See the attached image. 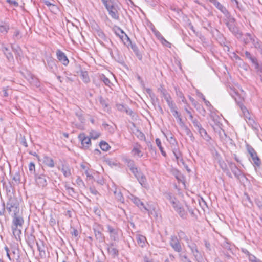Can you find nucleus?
Here are the masks:
<instances>
[{
	"mask_svg": "<svg viewBox=\"0 0 262 262\" xmlns=\"http://www.w3.org/2000/svg\"><path fill=\"white\" fill-rule=\"evenodd\" d=\"M13 217L11 229L13 235L17 241H20V235L21 234V230L23 225L24 223V220L22 216L19 214L15 215H12Z\"/></svg>",
	"mask_w": 262,
	"mask_h": 262,
	"instance_id": "1",
	"label": "nucleus"
},
{
	"mask_svg": "<svg viewBox=\"0 0 262 262\" xmlns=\"http://www.w3.org/2000/svg\"><path fill=\"white\" fill-rule=\"evenodd\" d=\"M169 204L172 205L175 211H176L179 214L182 218L186 217V213L184 208L181 206L179 200H178L174 195L172 193H169L166 196Z\"/></svg>",
	"mask_w": 262,
	"mask_h": 262,
	"instance_id": "2",
	"label": "nucleus"
},
{
	"mask_svg": "<svg viewBox=\"0 0 262 262\" xmlns=\"http://www.w3.org/2000/svg\"><path fill=\"white\" fill-rule=\"evenodd\" d=\"M6 208L11 215L19 214V204L15 197L9 196L6 203Z\"/></svg>",
	"mask_w": 262,
	"mask_h": 262,
	"instance_id": "3",
	"label": "nucleus"
},
{
	"mask_svg": "<svg viewBox=\"0 0 262 262\" xmlns=\"http://www.w3.org/2000/svg\"><path fill=\"white\" fill-rule=\"evenodd\" d=\"M225 17L226 25L229 30L237 37H240L242 36V34L238 27L236 26L235 19L231 16L230 13L225 16Z\"/></svg>",
	"mask_w": 262,
	"mask_h": 262,
	"instance_id": "4",
	"label": "nucleus"
},
{
	"mask_svg": "<svg viewBox=\"0 0 262 262\" xmlns=\"http://www.w3.org/2000/svg\"><path fill=\"white\" fill-rule=\"evenodd\" d=\"M165 99H166V102L168 107L170 110V112L172 114L173 116L176 118L177 121L182 118L180 114L178 111L177 107L174 102L172 100L171 97L167 94H165Z\"/></svg>",
	"mask_w": 262,
	"mask_h": 262,
	"instance_id": "5",
	"label": "nucleus"
},
{
	"mask_svg": "<svg viewBox=\"0 0 262 262\" xmlns=\"http://www.w3.org/2000/svg\"><path fill=\"white\" fill-rule=\"evenodd\" d=\"M234 94H232V97L234 98L235 99V101L236 102V103L238 104V106H239L242 113L243 115L244 116V118L246 121H247V120L250 119L252 118L251 115L250 114L248 110L247 109V108L243 104L242 102V100L239 98V100H238L237 97H238V94L236 93V92H234Z\"/></svg>",
	"mask_w": 262,
	"mask_h": 262,
	"instance_id": "6",
	"label": "nucleus"
},
{
	"mask_svg": "<svg viewBox=\"0 0 262 262\" xmlns=\"http://www.w3.org/2000/svg\"><path fill=\"white\" fill-rule=\"evenodd\" d=\"M234 94H232V97L234 98L235 99V101L236 102V103L238 104V106H239L242 113L243 115L244 116V118L246 121H247V120L250 119L252 118L251 115L250 114L248 110L247 109V108L243 104L242 102V100L239 98V100H238L237 97H238V94L236 93V92H234Z\"/></svg>",
	"mask_w": 262,
	"mask_h": 262,
	"instance_id": "7",
	"label": "nucleus"
},
{
	"mask_svg": "<svg viewBox=\"0 0 262 262\" xmlns=\"http://www.w3.org/2000/svg\"><path fill=\"white\" fill-rule=\"evenodd\" d=\"M246 149L253 161V164L257 167H259L261 164V161L255 149L248 144L246 145Z\"/></svg>",
	"mask_w": 262,
	"mask_h": 262,
	"instance_id": "8",
	"label": "nucleus"
},
{
	"mask_svg": "<svg viewBox=\"0 0 262 262\" xmlns=\"http://www.w3.org/2000/svg\"><path fill=\"white\" fill-rule=\"evenodd\" d=\"M93 230L96 239L100 243L103 242L104 239V236L102 233L103 226L100 224H96L93 227Z\"/></svg>",
	"mask_w": 262,
	"mask_h": 262,
	"instance_id": "9",
	"label": "nucleus"
},
{
	"mask_svg": "<svg viewBox=\"0 0 262 262\" xmlns=\"http://www.w3.org/2000/svg\"><path fill=\"white\" fill-rule=\"evenodd\" d=\"M35 180L36 184L39 187L44 188L47 186L48 183L46 176L43 174H36L35 177Z\"/></svg>",
	"mask_w": 262,
	"mask_h": 262,
	"instance_id": "10",
	"label": "nucleus"
},
{
	"mask_svg": "<svg viewBox=\"0 0 262 262\" xmlns=\"http://www.w3.org/2000/svg\"><path fill=\"white\" fill-rule=\"evenodd\" d=\"M125 39L126 40V45L128 46L130 45L131 49L133 50L135 54L136 55L137 57L139 60H141L142 58V56L141 54L140 53L138 47L136 46V44L133 43L130 40L129 38L128 37L127 35H125Z\"/></svg>",
	"mask_w": 262,
	"mask_h": 262,
	"instance_id": "11",
	"label": "nucleus"
},
{
	"mask_svg": "<svg viewBox=\"0 0 262 262\" xmlns=\"http://www.w3.org/2000/svg\"><path fill=\"white\" fill-rule=\"evenodd\" d=\"M170 244L175 251L180 252L182 251V247L180 242L176 236H172L171 237Z\"/></svg>",
	"mask_w": 262,
	"mask_h": 262,
	"instance_id": "12",
	"label": "nucleus"
},
{
	"mask_svg": "<svg viewBox=\"0 0 262 262\" xmlns=\"http://www.w3.org/2000/svg\"><path fill=\"white\" fill-rule=\"evenodd\" d=\"M78 139L81 141L82 145L86 148H89L91 144V138L86 136L83 133L79 135Z\"/></svg>",
	"mask_w": 262,
	"mask_h": 262,
	"instance_id": "13",
	"label": "nucleus"
},
{
	"mask_svg": "<svg viewBox=\"0 0 262 262\" xmlns=\"http://www.w3.org/2000/svg\"><path fill=\"white\" fill-rule=\"evenodd\" d=\"M56 56L58 60L64 66H67L69 62L67 56L62 51L58 49L56 51Z\"/></svg>",
	"mask_w": 262,
	"mask_h": 262,
	"instance_id": "14",
	"label": "nucleus"
},
{
	"mask_svg": "<svg viewBox=\"0 0 262 262\" xmlns=\"http://www.w3.org/2000/svg\"><path fill=\"white\" fill-rule=\"evenodd\" d=\"M187 245L191 249V251L193 253V256L196 259H198L201 257V254L200 252L199 251L197 248V246L195 243L190 242Z\"/></svg>",
	"mask_w": 262,
	"mask_h": 262,
	"instance_id": "15",
	"label": "nucleus"
},
{
	"mask_svg": "<svg viewBox=\"0 0 262 262\" xmlns=\"http://www.w3.org/2000/svg\"><path fill=\"white\" fill-rule=\"evenodd\" d=\"M229 165L234 176L237 179H239V177L242 174L241 171L237 168L236 165L232 162H230Z\"/></svg>",
	"mask_w": 262,
	"mask_h": 262,
	"instance_id": "16",
	"label": "nucleus"
},
{
	"mask_svg": "<svg viewBox=\"0 0 262 262\" xmlns=\"http://www.w3.org/2000/svg\"><path fill=\"white\" fill-rule=\"evenodd\" d=\"M212 4L224 14L225 16L230 13L227 9L217 0H215Z\"/></svg>",
	"mask_w": 262,
	"mask_h": 262,
	"instance_id": "17",
	"label": "nucleus"
},
{
	"mask_svg": "<svg viewBox=\"0 0 262 262\" xmlns=\"http://www.w3.org/2000/svg\"><path fill=\"white\" fill-rule=\"evenodd\" d=\"M33 233L34 231L33 230L30 234H27L26 242L28 244L29 246L31 248H33V245L36 240L35 237Z\"/></svg>",
	"mask_w": 262,
	"mask_h": 262,
	"instance_id": "18",
	"label": "nucleus"
},
{
	"mask_svg": "<svg viewBox=\"0 0 262 262\" xmlns=\"http://www.w3.org/2000/svg\"><path fill=\"white\" fill-rule=\"evenodd\" d=\"M94 33L96 36L99 38L100 39L102 40H105L106 39V37L103 31L98 27L94 28Z\"/></svg>",
	"mask_w": 262,
	"mask_h": 262,
	"instance_id": "19",
	"label": "nucleus"
},
{
	"mask_svg": "<svg viewBox=\"0 0 262 262\" xmlns=\"http://www.w3.org/2000/svg\"><path fill=\"white\" fill-rule=\"evenodd\" d=\"M101 1L108 13L115 8L113 0H101Z\"/></svg>",
	"mask_w": 262,
	"mask_h": 262,
	"instance_id": "20",
	"label": "nucleus"
},
{
	"mask_svg": "<svg viewBox=\"0 0 262 262\" xmlns=\"http://www.w3.org/2000/svg\"><path fill=\"white\" fill-rule=\"evenodd\" d=\"M249 60L254 66V68L256 70V72H257V74H258L259 73H262V66H260L258 64L256 58L252 56L249 59Z\"/></svg>",
	"mask_w": 262,
	"mask_h": 262,
	"instance_id": "21",
	"label": "nucleus"
},
{
	"mask_svg": "<svg viewBox=\"0 0 262 262\" xmlns=\"http://www.w3.org/2000/svg\"><path fill=\"white\" fill-rule=\"evenodd\" d=\"M249 60L254 66V68L256 70V72H257V74H258L259 73H262V66H260L258 64L256 58L252 56L249 59Z\"/></svg>",
	"mask_w": 262,
	"mask_h": 262,
	"instance_id": "22",
	"label": "nucleus"
},
{
	"mask_svg": "<svg viewBox=\"0 0 262 262\" xmlns=\"http://www.w3.org/2000/svg\"><path fill=\"white\" fill-rule=\"evenodd\" d=\"M249 60L254 66V68L256 70V72H257V74H258L259 73H262V66H260L258 64L256 58L252 56L249 59Z\"/></svg>",
	"mask_w": 262,
	"mask_h": 262,
	"instance_id": "23",
	"label": "nucleus"
},
{
	"mask_svg": "<svg viewBox=\"0 0 262 262\" xmlns=\"http://www.w3.org/2000/svg\"><path fill=\"white\" fill-rule=\"evenodd\" d=\"M41 244L37 242H36V245L37 249L39 252V255L41 257H43L46 256L45 247L44 246L43 242L40 241Z\"/></svg>",
	"mask_w": 262,
	"mask_h": 262,
	"instance_id": "24",
	"label": "nucleus"
},
{
	"mask_svg": "<svg viewBox=\"0 0 262 262\" xmlns=\"http://www.w3.org/2000/svg\"><path fill=\"white\" fill-rule=\"evenodd\" d=\"M47 66L52 72H54L55 70L57 68L55 61L52 58H49L47 60Z\"/></svg>",
	"mask_w": 262,
	"mask_h": 262,
	"instance_id": "25",
	"label": "nucleus"
},
{
	"mask_svg": "<svg viewBox=\"0 0 262 262\" xmlns=\"http://www.w3.org/2000/svg\"><path fill=\"white\" fill-rule=\"evenodd\" d=\"M137 242L138 245L142 248L145 246L147 242L146 237L142 235L137 234L136 235Z\"/></svg>",
	"mask_w": 262,
	"mask_h": 262,
	"instance_id": "26",
	"label": "nucleus"
},
{
	"mask_svg": "<svg viewBox=\"0 0 262 262\" xmlns=\"http://www.w3.org/2000/svg\"><path fill=\"white\" fill-rule=\"evenodd\" d=\"M177 122L178 123L179 125H180V126L183 129L185 132H186V134L189 136H191L192 134L191 132V130L188 128V127L185 124L184 122L182 120V119L181 118L179 120H178V121H177Z\"/></svg>",
	"mask_w": 262,
	"mask_h": 262,
	"instance_id": "27",
	"label": "nucleus"
},
{
	"mask_svg": "<svg viewBox=\"0 0 262 262\" xmlns=\"http://www.w3.org/2000/svg\"><path fill=\"white\" fill-rule=\"evenodd\" d=\"M107 251L108 253L114 257L118 256V250L114 247L113 243L108 245L107 247Z\"/></svg>",
	"mask_w": 262,
	"mask_h": 262,
	"instance_id": "28",
	"label": "nucleus"
},
{
	"mask_svg": "<svg viewBox=\"0 0 262 262\" xmlns=\"http://www.w3.org/2000/svg\"><path fill=\"white\" fill-rule=\"evenodd\" d=\"M107 231L110 234L111 238L114 241L116 240L118 235L117 231L109 225L107 226Z\"/></svg>",
	"mask_w": 262,
	"mask_h": 262,
	"instance_id": "29",
	"label": "nucleus"
},
{
	"mask_svg": "<svg viewBox=\"0 0 262 262\" xmlns=\"http://www.w3.org/2000/svg\"><path fill=\"white\" fill-rule=\"evenodd\" d=\"M132 202L136 204L138 207L142 208H143L145 210H147V209L144 206L143 203L137 197L132 196L130 199Z\"/></svg>",
	"mask_w": 262,
	"mask_h": 262,
	"instance_id": "30",
	"label": "nucleus"
},
{
	"mask_svg": "<svg viewBox=\"0 0 262 262\" xmlns=\"http://www.w3.org/2000/svg\"><path fill=\"white\" fill-rule=\"evenodd\" d=\"M171 144L174 146V148H173V152L176 157V158L178 159L180 157V154L179 151L177 150V149L176 148V140L175 139H174L173 137H170V139L169 140L167 139Z\"/></svg>",
	"mask_w": 262,
	"mask_h": 262,
	"instance_id": "31",
	"label": "nucleus"
},
{
	"mask_svg": "<svg viewBox=\"0 0 262 262\" xmlns=\"http://www.w3.org/2000/svg\"><path fill=\"white\" fill-rule=\"evenodd\" d=\"M141 146L139 144H137L135 146L133 149L132 150V152L135 156H138L139 157H141L143 156V154L140 150Z\"/></svg>",
	"mask_w": 262,
	"mask_h": 262,
	"instance_id": "32",
	"label": "nucleus"
},
{
	"mask_svg": "<svg viewBox=\"0 0 262 262\" xmlns=\"http://www.w3.org/2000/svg\"><path fill=\"white\" fill-rule=\"evenodd\" d=\"M170 172L179 181L182 182L184 181V177L178 170L172 168L171 169Z\"/></svg>",
	"mask_w": 262,
	"mask_h": 262,
	"instance_id": "33",
	"label": "nucleus"
},
{
	"mask_svg": "<svg viewBox=\"0 0 262 262\" xmlns=\"http://www.w3.org/2000/svg\"><path fill=\"white\" fill-rule=\"evenodd\" d=\"M115 33L124 42V44H126V40L125 39V35L126 34L120 28H117V30L115 31Z\"/></svg>",
	"mask_w": 262,
	"mask_h": 262,
	"instance_id": "34",
	"label": "nucleus"
},
{
	"mask_svg": "<svg viewBox=\"0 0 262 262\" xmlns=\"http://www.w3.org/2000/svg\"><path fill=\"white\" fill-rule=\"evenodd\" d=\"M178 236L180 240H184L187 245L191 242L190 238L188 237L183 231H179L178 232Z\"/></svg>",
	"mask_w": 262,
	"mask_h": 262,
	"instance_id": "35",
	"label": "nucleus"
},
{
	"mask_svg": "<svg viewBox=\"0 0 262 262\" xmlns=\"http://www.w3.org/2000/svg\"><path fill=\"white\" fill-rule=\"evenodd\" d=\"M247 123L253 130H258L259 125L255 121L253 118L247 120Z\"/></svg>",
	"mask_w": 262,
	"mask_h": 262,
	"instance_id": "36",
	"label": "nucleus"
},
{
	"mask_svg": "<svg viewBox=\"0 0 262 262\" xmlns=\"http://www.w3.org/2000/svg\"><path fill=\"white\" fill-rule=\"evenodd\" d=\"M201 136L206 141H209L211 139L210 137L207 134V132L202 127L198 130Z\"/></svg>",
	"mask_w": 262,
	"mask_h": 262,
	"instance_id": "37",
	"label": "nucleus"
},
{
	"mask_svg": "<svg viewBox=\"0 0 262 262\" xmlns=\"http://www.w3.org/2000/svg\"><path fill=\"white\" fill-rule=\"evenodd\" d=\"M43 163L50 167H54V160L52 158L49 157H47V156H46L44 158V159H43Z\"/></svg>",
	"mask_w": 262,
	"mask_h": 262,
	"instance_id": "38",
	"label": "nucleus"
},
{
	"mask_svg": "<svg viewBox=\"0 0 262 262\" xmlns=\"http://www.w3.org/2000/svg\"><path fill=\"white\" fill-rule=\"evenodd\" d=\"M28 168H29V173H30V176H33L34 177H35L36 174H37L36 173L35 166V164L34 162H30L29 164Z\"/></svg>",
	"mask_w": 262,
	"mask_h": 262,
	"instance_id": "39",
	"label": "nucleus"
},
{
	"mask_svg": "<svg viewBox=\"0 0 262 262\" xmlns=\"http://www.w3.org/2000/svg\"><path fill=\"white\" fill-rule=\"evenodd\" d=\"M115 198L118 201L123 203L124 202V199L122 195V194L119 190H116L114 192Z\"/></svg>",
	"mask_w": 262,
	"mask_h": 262,
	"instance_id": "40",
	"label": "nucleus"
},
{
	"mask_svg": "<svg viewBox=\"0 0 262 262\" xmlns=\"http://www.w3.org/2000/svg\"><path fill=\"white\" fill-rule=\"evenodd\" d=\"M250 40L252 42L254 47L256 49H258L262 45L261 42L254 36L253 37L251 38Z\"/></svg>",
	"mask_w": 262,
	"mask_h": 262,
	"instance_id": "41",
	"label": "nucleus"
},
{
	"mask_svg": "<svg viewBox=\"0 0 262 262\" xmlns=\"http://www.w3.org/2000/svg\"><path fill=\"white\" fill-rule=\"evenodd\" d=\"M3 51L4 53V54H5L7 58L10 61V60L13 59V56L12 53L11 52H9V49H8V48L4 47L3 48Z\"/></svg>",
	"mask_w": 262,
	"mask_h": 262,
	"instance_id": "42",
	"label": "nucleus"
},
{
	"mask_svg": "<svg viewBox=\"0 0 262 262\" xmlns=\"http://www.w3.org/2000/svg\"><path fill=\"white\" fill-rule=\"evenodd\" d=\"M152 31L156 37L161 41L162 44H164V38L161 33L156 28H152Z\"/></svg>",
	"mask_w": 262,
	"mask_h": 262,
	"instance_id": "43",
	"label": "nucleus"
},
{
	"mask_svg": "<svg viewBox=\"0 0 262 262\" xmlns=\"http://www.w3.org/2000/svg\"><path fill=\"white\" fill-rule=\"evenodd\" d=\"M99 146H100L101 149L102 150L105 151L108 150V149L111 147L110 146L108 145V144L104 141H102L100 142Z\"/></svg>",
	"mask_w": 262,
	"mask_h": 262,
	"instance_id": "44",
	"label": "nucleus"
},
{
	"mask_svg": "<svg viewBox=\"0 0 262 262\" xmlns=\"http://www.w3.org/2000/svg\"><path fill=\"white\" fill-rule=\"evenodd\" d=\"M80 77L85 83H88L90 81L89 75L86 71H81L80 73Z\"/></svg>",
	"mask_w": 262,
	"mask_h": 262,
	"instance_id": "45",
	"label": "nucleus"
},
{
	"mask_svg": "<svg viewBox=\"0 0 262 262\" xmlns=\"http://www.w3.org/2000/svg\"><path fill=\"white\" fill-rule=\"evenodd\" d=\"M61 171L66 177H69L71 174L70 169L67 166H63Z\"/></svg>",
	"mask_w": 262,
	"mask_h": 262,
	"instance_id": "46",
	"label": "nucleus"
},
{
	"mask_svg": "<svg viewBox=\"0 0 262 262\" xmlns=\"http://www.w3.org/2000/svg\"><path fill=\"white\" fill-rule=\"evenodd\" d=\"M125 163L129 167L130 171L136 167L134 161L131 159H126L125 160Z\"/></svg>",
	"mask_w": 262,
	"mask_h": 262,
	"instance_id": "47",
	"label": "nucleus"
},
{
	"mask_svg": "<svg viewBox=\"0 0 262 262\" xmlns=\"http://www.w3.org/2000/svg\"><path fill=\"white\" fill-rule=\"evenodd\" d=\"M134 133L135 134V136H136L140 140H145L146 138L144 134L140 130L136 129V130L134 132Z\"/></svg>",
	"mask_w": 262,
	"mask_h": 262,
	"instance_id": "48",
	"label": "nucleus"
},
{
	"mask_svg": "<svg viewBox=\"0 0 262 262\" xmlns=\"http://www.w3.org/2000/svg\"><path fill=\"white\" fill-rule=\"evenodd\" d=\"M99 100L100 103L103 107L104 109H106L107 111H108V105L106 101L104 99H103V98L102 96H100L99 97Z\"/></svg>",
	"mask_w": 262,
	"mask_h": 262,
	"instance_id": "49",
	"label": "nucleus"
},
{
	"mask_svg": "<svg viewBox=\"0 0 262 262\" xmlns=\"http://www.w3.org/2000/svg\"><path fill=\"white\" fill-rule=\"evenodd\" d=\"M100 79L106 85L110 86V84L111 83L110 80L104 74H102L100 76Z\"/></svg>",
	"mask_w": 262,
	"mask_h": 262,
	"instance_id": "50",
	"label": "nucleus"
},
{
	"mask_svg": "<svg viewBox=\"0 0 262 262\" xmlns=\"http://www.w3.org/2000/svg\"><path fill=\"white\" fill-rule=\"evenodd\" d=\"M108 14L113 19L118 20L119 18L118 11L115 8L112 11H111V12H110Z\"/></svg>",
	"mask_w": 262,
	"mask_h": 262,
	"instance_id": "51",
	"label": "nucleus"
},
{
	"mask_svg": "<svg viewBox=\"0 0 262 262\" xmlns=\"http://www.w3.org/2000/svg\"><path fill=\"white\" fill-rule=\"evenodd\" d=\"M131 171L134 174L135 177L138 180H139V178H140V176H141L142 173L138 170V168L136 166L133 169V170H131Z\"/></svg>",
	"mask_w": 262,
	"mask_h": 262,
	"instance_id": "52",
	"label": "nucleus"
},
{
	"mask_svg": "<svg viewBox=\"0 0 262 262\" xmlns=\"http://www.w3.org/2000/svg\"><path fill=\"white\" fill-rule=\"evenodd\" d=\"M190 120H191L194 126L195 127L197 130L202 127V125L196 119H194V118H193L192 119Z\"/></svg>",
	"mask_w": 262,
	"mask_h": 262,
	"instance_id": "53",
	"label": "nucleus"
},
{
	"mask_svg": "<svg viewBox=\"0 0 262 262\" xmlns=\"http://www.w3.org/2000/svg\"><path fill=\"white\" fill-rule=\"evenodd\" d=\"M223 247L225 250H226L227 251L230 252V253H231L232 254H233V252L232 251V248L231 247V246L230 245V244H229L227 242H226L224 243Z\"/></svg>",
	"mask_w": 262,
	"mask_h": 262,
	"instance_id": "54",
	"label": "nucleus"
},
{
	"mask_svg": "<svg viewBox=\"0 0 262 262\" xmlns=\"http://www.w3.org/2000/svg\"><path fill=\"white\" fill-rule=\"evenodd\" d=\"M156 143L157 146L159 148L161 154L164 155V149L162 146L161 140L159 138L156 139Z\"/></svg>",
	"mask_w": 262,
	"mask_h": 262,
	"instance_id": "55",
	"label": "nucleus"
},
{
	"mask_svg": "<svg viewBox=\"0 0 262 262\" xmlns=\"http://www.w3.org/2000/svg\"><path fill=\"white\" fill-rule=\"evenodd\" d=\"M9 29V27L7 25H0V31L2 33H7Z\"/></svg>",
	"mask_w": 262,
	"mask_h": 262,
	"instance_id": "56",
	"label": "nucleus"
},
{
	"mask_svg": "<svg viewBox=\"0 0 262 262\" xmlns=\"http://www.w3.org/2000/svg\"><path fill=\"white\" fill-rule=\"evenodd\" d=\"M100 135V134L98 132H95V131H92L90 133V136L91 138L94 139H97Z\"/></svg>",
	"mask_w": 262,
	"mask_h": 262,
	"instance_id": "57",
	"label": "nucleus"
},
{
	"mask_svg": "<svg viewBox=\"0 0 262 262\" xmlns=\"http://www.w3.org/2000/svg\"><path fill=\"white\" fill-rule=\"evenodd\" d=\"M21 36L20 34V31L16 30L13 34V38L14 40H18L21 38Z\"/></svg>",
	"mask_w": 262,
	"mask_h": 262,
	"instance_id": "58",
	"label": "nucleus"
},
{
	"mask_svg": "<svg viewBox=\"0 0 262 262\" xmlns=\"http://www.w3.org/2000/svg\"><path fill=\"white\" fill-rule=\"evenodd\" d=\"M65 188L66 190L68 191V192L71 196H73L75 193L74 189L73 188L71 187L68 185L65 186Z\"/></svg>",
	"mask_w": 262,
	"mask_h": 262,
	"instance_id": "59",
	"label": "nucleus"
},
{
	"mask_svg": "<svg viewBox=\"0 0 262 262\" xmlns=\"http://www.w3.org/2000/svg\"><path fill=\"white\" fill-rule=\"evenodd\" d=\"M248 259L251 262H261L259 259L251 254L248 256Z\"/></svg>",
	"mask_w": 262,
	"mask_h": 262,
	"instance_id": "60",
	"label": "nucleus"
},
{
	"mask_svg": "<svg viewBox=\"0 0 262 262\" xmlns=\"http://www.w3.org/2000/svg\"><path fill=\"white\" fill-rule=\"evenodd\" d=\"M12 179L15 182L19 183L20 181V176L19 173L18 172H16Z\"/></svg>",
	"mask_w": 262,
	"mask_h": 262,
	"instance_id": "61",
	"label": "nucleus"
},
{
	"mask_svg": "<svg viewBox=\"0 0 262 262\" xmlns=\"http://www.w3.org/2000/svg\"><path fill=\"white\" fill-rule=\"evenodd\" d=\"M179 257L180 258L182 262H191L187 257L186 255H182L181 254H180Z\"/></svg>",
	"mask_w": 262,
	"mask_h": 262,
	"instance_id": "62",
	"label": "nucleus"
},
{
	"mask_svg": "<svg viewBox=\"0 0 262 262\" xmlns=\"http://www.w3.org/2000/svg\"><path fill=\"white\" fill-rule=\"evenodd\" d=\"M77 185L80 187L84 186V183L80 177H78L76 180Z\"/></svg>",
	"mask_w": 262,
	"mask_h": 262,
	"instance_id": "63",
	"label": "nucleus"
},
{
	"mask_svg": "<svg viewBox=\"0 0 262 262\" xmlns=\"http://www.w3.org/2000/svg\"><path fill=\"white\" fill-rule=\"evenodd\" d=\"M138 181L142 185L143 184H144L146 181L145 176L141 173V176H140V178H139V180H138Z\"/></svg>",
	"mask_w": 262,
	"mask_h": 262,
	"instance_id": "64",
	"label": "nucleus"
}]
</instances>
